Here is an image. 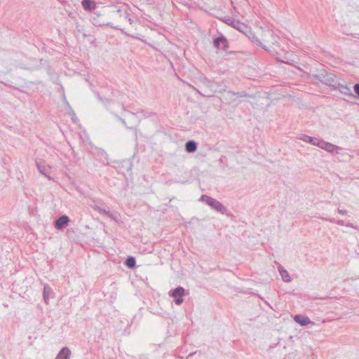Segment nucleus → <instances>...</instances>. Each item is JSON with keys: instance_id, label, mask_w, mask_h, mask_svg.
<instances>
[{"instance_id": "4be33fe9", "label": "nucleus", "mask_w": 359, "mask_h": 359, "mask_svg": "<svg viewBox=\"0 0 359 359\" xmlns=\"http://www.w3.org/2000/svg\"><path fill=\"white\" fill-rule=\"evenodd\" d=\"M236 20L231 19V18H227L224 19V22L226 23L227 25L233 26L234 22H236Z\"/></svg>"}, {"instance_id": "6ab92c4d", "label": "nucleus", "mask_w": 359, "mask_h": 359, "mask_svg": "<svg viewBox=\"0 0 359 359\" xmlns=\"http://www.w3.org/2000/svg\"><path fill=\"white\" fill-rule=\"evenodd\" d=\"M126 264L130 268L134 267L135 266V258L133 257H129L126 261Z\"/></svg>"}, {"instance_id": "f8f14e48", "label": "nucleus", "mask_w": 359, "mask_h": 359, "mask_svg": "<svg viewBox=\"0 0 359 359\" xmlns=\"http://www.w3.org/2000/svg\"><path fill=\"white\" fill-rule=\"evenodd\" d=\"M71 351L67 347L62 348L55 359H70Z\"/></svg>"}, {"instance_id": "f257e3e1", "label": "nucleus", "mask_w": 359, "mask_h": 359, "mask_svg": "<svg viewBox=\"0 0 359 359\" xmlns=\"http://www.w3.org/2000/svg\"><path fill=\"white\" fill-rule=\"evenodd\" d=\"M201 201L205 203L208 205H209L211 208L215 210V211L224 215L226 212V208L219 201L208 196L206 195H202L201 198Z\"/></svg>"}, {"instance_id": "a878e982", "label": "nucleus", "mask_w": 359, "mask_h": 359, "mask_svg": "<svg viewBox=\"0 0 359 359\" xmlns=\"http://www.w3.org/2000/svg\"><path fill=\"white\" fill-rule=\"evenodd\" d=\"M264 35H265V36H266L268 35L271 36L272 38H273V36H274L273 32L271 31H269V30L266 32Z\"/></svg>"}, {"instance_id": "7ed1b4c3", "label": "nucleus", "mask_w": 359, "mask_h": 359, "mask_svg": "<svg viewBox=\"0 0 359 359\" xmlns=\"http://www.w3.org/2000/svg\"><path fill=\"white\" fill-rule=\"evenodd\" d=\"M36 165L38 170L41 174L44 175L48 180H50L52 178L50 175L51 167L47 165L44 161H37L36 162Z\"/></svg>"}, {"instance_id": "b1692460", "label": "nucleus", "mask_w": 359, "mask_h": 359, "mask_svg": "<svg viewBox=\"0 0 359 359\" xmlns=\"http://www.w3.org/2000/svg\"><path fill=\"white\" fill-rule=\"evenodd\" d=\"M337 211L339 215H347V213H348V211L346 210H344V209H337Z\"/></svg>"}, {"instance_id": "423d86ee", "label": "nucleus", "mask_w": 359, "mask_h": 359, "mask_svg": "<svg viewBox=\"0 0 359 359\" xmlns=\"http://www.w3.org/2000/svg\"><path fill=\"white\" fill-rule=\"evenodd\" d=\"M245 34L248 37L249 39L255 43L257 46L262 47L264 50H267L266 46H264L262 41L256 37L255 33L252 31L250 27H248V30L246 31Z\"/></svg>"}, {"instance_id": "6e6552de", "label": "nucleus", "mask_w": 359, "mask_h": 359, "mask_svg": "<svg viewBox=\"0 0 359 359\" xmlns=\"http://www.w3.org/2000/svg\"><path fill=\"white\" fill-rule=\"evenodd\" d=\"M294 320L302 326H306L309 324L313 325V322L311 321L309 317L301 315H296Z\"/></svg>"}, {"instance_id": "2eb2a0df", "label": "nucleus", "mask_w": 359, "mask_h": 359, "mask_svg": "<svg viewBox=\"0 0 359 359\" xmlns=\"http://www.w3.org/2000/svg\"><path fill=\"white\" fill-rule=\"evenodd\" d=\"M338 90H339V91L341 93H342V94H344L345 95H348V96H352L353 95L350 87L348 86H347V85L339 84Z\"/></svg>"}, {"instance_id": "f3484780", "label": "nucleus", "mask_w": 359, "mask_h": 359, "mask_svg": "<svg viewBox=\"0 0 359 359\" xmlns=\"http://www.w3.org/2000/svg\"><path fill=\"white\" fill-rule=\"evenodd\" d=\"M321 219L325 220V221H328L330 222L335 223L337 225L341 226H346V222L343 219L336 220L335 219H333V218H325V217H321Z\"/></svg>"}, {"instance_id": "a211bd4d", "label": "nucleus", "mask_w": 359, "mask_h": 359, "mask_svg": "<svg viewBox=\"0 0 359 359\" xmlns=\"http://www.w3.org/2000/svg\"><path fill=\"white\" fill-rule=\"evenodd\" d=\"M323 140H320V139H318L316 137H313L311 138V144L312 145H314V146H316L319 148H321L322 147V143H323Z\"/></svg>"}, {"instance_id": "bb28decb", "label": "nucleus", "mask_w": 359, "mask_h": 359, "mask_svg": "<svg viewBox=\"0 0 359 359\" xmlns=\"http://www.w3.org/2000/svg\"><path fill=\"white\" fill-rule=\"evenodd\" d=\"M126 18L128 19V21L130 22V24H132L133 22V20L130 18L126 17Z\"/></svg>"}, {"instance_id": "f03ea898", "label": "nucleus", "mask_w": 359, "mask_h": 359, "mask_svg": "<svg viewBox=\"0 0 359 359\" xmlns=\"http://www.w3.org/2000/svg\"><path fill=\"white\" fill-rule=\"evenodd\" d=\"M185 294V290L184 287L179 286L175 290L170 291L169 294L174 298L175 303L177 305H180L183 302V296Z\"/></svg>"}, {"instance_id": "9b49d317", "label": "nucleus", "mask_w": 359, "mask_h": 359, "mask_svg": "<svg viewBox=\"0 0 359 359\" xmlns=\"http://www.w3.org/2000/svg\"><path fill=\"white\" fill-rule=\"evenodd\" d=\"M94 210L98 212L100 214H104L106 215L107 217H109L110 219L118 222V217L117 215H115L114 214H112L109 210H106L104 208H102L99 206H95Z\"/></svg>"}, {"instance_id": "c756f323", "label": "nucleus", "mask_w": 359, "mask_h": 359, "mask_svg": "<svg viewBox=\"0 0 359 359\" xmlns=\"http://www.w3.org/2000/svg\"><path fill=\"white\" fill-rule=\"evenodd\" d=\"M122 122H123V124L126 123L124 120H122Z\"/></svg>"}, {"instance_id": "0eeeda50", "label": "nucleus", "mask_w": 359, "mask_h": 359, "mask_svg": "<svg viewBox=\"0 0 359 359\" xmlns=\"http://www.w3.org/2000/svg\"><path fill=\"white\" fill-rule=\"evenodd\" d=\"M69 222V217L67 215H62L55 222V227L57 229H62L68 224Z\"/></svg>"}, {"instance_id": "393cba45", "label": "nucleus", "mask_w": 359, "mask_h": 359, "mask_svg": "<svg viewBox=\"0 0 359 359\" xmlns=\"http://www.w3.org/2000/svg\"><path fill=\"white\" fill-rule=\"evenodd\" d=\"M353 88H354V91L355 92V93L359 95V83L355 84Z\"/></svg>"}, {"instance_id": "412c9836", "label": "nucleus", "mask_w": 359, "mask_h": 359, "mask_svg": "<svg viewBox=\"0 0 359 359\" xmlns=\"http://www.w3.org/2000/svg\"><path fill=\"white\" fill-rule=\"evenodd\" d=\"M311 138H312V137L307 135H304V134H302L298 137L299 140H302L305 142L310 143V144H311Z\"/></svg>"}, {"instance_id": "5701e85b", "label": "nucleus", "mask_w": 359, "mask_h": 359, "mask_svg": "<svg viewBox=\"0 0 359 359\" xmlns=\"http://www.w3.org/2000/svg\"><path fill=\"white\" fill-rule=\"evenodd\" d=\"M345 226L350 227V228H352V229H359L358 226H355L353 224H352L351 222H346V226Z\"/></svg>"}, {"instance_id": "20e7f679", "label": "nucleus", "mask_w": 359, "mask_h": 359, "mask_svg": "<svg viewBox=\"0 0 359 359\" xmlns=\"http://www.w3.org/2000/svg\"><path fill=\"white\" fill-rule=\"evenodd\" d=\"M213 45L216 48L223 50H226L229 48L228 41L224 36H220L215 39Z\"/></svg>"}, {"instance_id": "aec40b11", "label": "nucleus", "mask_w": 359, "mask_h": 359, "mask_svg": "<svg viewBox=\"0 0 359 359\" xmlns=\"http://www.w3.org/2000/svg\"><path fill=\"white\" fill-rule=\"evenodd\" d=\"M64 101H65V102L66 103V104L67 105V107L69 108V111H68L69 114L72 116V120L74 121H76V114L74 112L73 109L71 108V107L69 105V103L66 100V97H64Z\"/></svg>"}, {"instance_id": "dca6fc26", "label": "nucleus", "mask_w": 359, "mask_h": 359, "mask_svg": "<svg viewBox=\"0 0 359 359\" xmlns=\"http://www.w3.org/2000/svg\"><path fill=\"white\" fill-rule=\"evenodd\" d=\"M197 144L193 140H190L186 143L185 149L189 153L194 152L196 150Z\"/></svg>"}, {"instance_id": "c85d7f7f", "label": "nucleus", "mask_w": 359, "mask_h": 359, "mask_svg": "<svg viewBox=\"0 0 359 359\" xmlns=\"http://www.w3.org/2000/svg\"><path fill=\"white\" fill-rule=\"evenodd\" d=\"M194 353H190V354L188 355L187 358L189 359V358L192 355H194Z\"/></svg>"}, {"instance_id": "1a4fd4ad", "label": "nucleus", "mask_w": 359, "mask_h": 359, "mask_svg": "<svg viewBox=\"0 0 359 359\" xmlns=\"http://www.w3.org/2000/svg\"><path fill=\"white\" fill-rule=\"evenodd\" d=\"M81 5L83 8L87 11H92L96 8V2L93 0H83Z\"/></svg>"}, {"instance_id": "9d476101", "label": "nucleus", "mask_w": 359, "mask_h": 359, "mask_svg": "<svg viewBox=\"0 0 359 359\" xmlns=\"http://www.w3.org/2000/svg\"><path fill=\"white\" fill-rule=\"evenodd\" d=\"M278 270L279 271V273L281 276L282 280L285 283H290L292 281V278L287 272V271L283 268V266L279 265L278 266Z\"/></svg>"}, {"instance_id": "4468645a", "label": "nucleus", "mask_w": 359, "mask_h": 359, "mask_svg": "<svg viewBox=\"0 0 359 359\" xmlns=\"http://www.w3.org/2000/svg\"><path fill=\"white\" fill-rule=\"evenodd\" d=\"M232 27L236 29L237 30L240 31L241 32L243 33L244 34L246 32V31L248 30L249 27L245 24L239 21H236V22H234Z\"/></svg>"}, {"instance_id": "cd10ccee", "label": "nucleus", "mask_w": 359, "mask_h": 359, "mask_svg": "<svg viewBox=\"0 0 359 359\" xmlns=\"http://www.w3.org/2000/svg\"><path fill=\"white\" fill-rule=\"evenodd\" d=\"M263 41L266 43H269V41L266 39H263Z\"/></svg>"}, {"instance_id": "39448f33", "label": "nucleus", "mask_w": 359, "mask_h": 359, "mask_svg": "<svg viewBox=\"0 0 359 359\" xmlns=\"http://www.w3.org/2000/svg\"><path fill=\"white\" fill-rule=\"evenodd\" d=\"M320 149H323L331 154H338L339 151L341 150L339 147L325 141L323 142Z\"/></svg>"}, {"instance_id": "ddd939ff", "label": "nucleus", "mask_w": 359, "mask_h": 359, "mask_svg": "<svg viewBox=\"0 0 359 359\" xmlns=\"http://www.w3.org/2000/svg\"><path fill=\"white\" fill-rule=\"evenodd\" d=\"M53 294V290L48 285H45L43 290V300L46 304L49 303V298Z\"/></svg>"}]
</instances>
